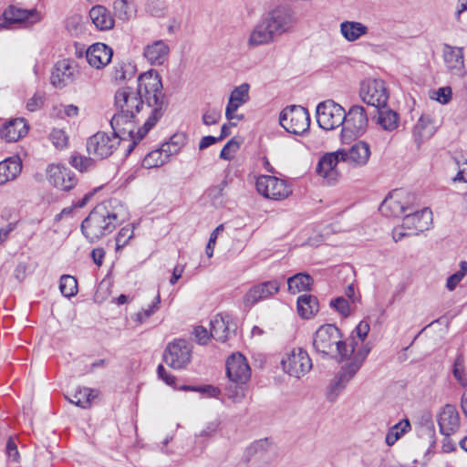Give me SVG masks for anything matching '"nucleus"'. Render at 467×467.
Here are the masks:
<instances>
[{
  "mask_svg": "<svg viewBox=\"0 0 467 467\" xmlns=\"http://www.w3.org/2000/svg\"><path fill=\"white\" fill-rule=\"evenodd\" d=\"M339 161L341 154L338 153V150L323 154V184L335 185L340 181L342 174L337 169Z\"/></svg>",
  "mask_w": 467,
  "mask_h": 467,
  "instance_id": "27",
  "label": "nucleus"
},
{
  "mask_svg": "<svg viewBox=\"0 0 467 467\" xmlns=\"http://www.w3.org/2000/svg\"><path fill=\"white\" fill-rule=\"evenodd\" d=\"M221 119V111L218 109H208L202 115V121L205 125H214Z\"/></svg>",
  "mask_w": 467,
  "mask_h": 467,
  "instance_id": "59",
  "label": "nucleus"
},
{
  "mask_svg": "<svg viewBox=\"0 0 467 467\" xmlns=\"http://www.w3.org/2000/svg\"><path fill=\"white\" fill-rule=\"evenodd\" d=\"M360 98L368 105L380 109L387 105L389 92L381 79H367L361 83Z\"/></svg>",
  "mask_w": 467,
  "mask_h": 467,
  "instance_id": "11",
  "label": "nucleus"
},
{
  "mask_svg": "<svg viewBox=\"0 0 467 467\" xmlns=\"http://www.w3.org/2000/svg\"><path fill=\"white\" fill-rule=\"evenodd\" d=\"M4 19L10 24H22L26 26L39 23L43 15L36 7L26 9L16 5L8 6L3 13Z\"/></svg>",
  "mask_w": 467,
  "mask_h": 467,
  "instance_id": "15",
  "label": "nucleus"
},
{
  "mask_svg": "<svg viewBox=\"0 0 467 467\" xmlns=\"http://www.w3.org/2000/svg\"><path fill=\"white\" fill-rule=\"evenodd\" d=\"M115 105L119 111L130 116L138 113L147 116L143 127L138 130V139L142 140L162 117L167 103L162 92V83L157 71L150 69L138 78V89L119 88L115 94Z\"/></svg>",
  "mask_w": 467,
  "mask_h": 467,
  "instance_id": "1",
  "label": "nucleus"
},
{
  "mask_svg": "<svg viewBox=\"0 0 467 467\" xmlns=\"http://www.w3.org/2000/svg\"><path fill=\"white\" fill-rule=\"evenodd\" d=\"M370 330V326L368 321L361 320L358 326L355 327V329L352 331L350 336V341H352V337L356 341H358V348H361L364 345H367L370 348L368 343H364L366 337H368V334Z\"/></svg>",
  "mask_w": 467,
  "mask_h": 467,
  "instance_id": "45",
  "label": "nucleus"
},
{
  "mask_svg": "<svg viewBox=\"0 0 467 467\" xmlns=\"http://www.w3.org/2000/svg\"><path fill=\"white\" fill-rule=\"evenodd\" d=\"M223 225L220 224L211 234L209 241H208V244L206 245V249H205V252H206V254H207L208 257H212L213 256V249H214V246H215V244H216V240H217L218 234L221 232H223Z\"/></svg>",
  "mask_w": 467,
  "mask_h": 467,
  "instance_id": "58",
  "label": "nucleus"
},
{
  "mask_svg": "<svg viewBox=\"0 0 467 467\" xmlns=\"http://www.w3.org/2000/svg\"><path fill=\"white\" fill-rule=\"evenodd\" d=\"M255 186L259 194L271 200H285L293 192L286 181L271 175L258 176Z\"/></svg>",
  "mask_w": 467,
  "mask_h": 467,
  "instance_id": "8",
  "label": "nucleus"
},
{
  "mask_svg": "<svg viewBox=\"0 0 467 467\" xmlns=\"http://www.w3.org/2000/svg\"><path fill=\"white\" fill-rule=\"evenodd\" d=\"M280 285L276 280L266 281L251 287L243 297V304L250 308L260 300L266 299L279 291Z\"/></svg>",
  "mask_w": 467,
  "mask_h": 467,
  "instance_id": "18",
  "label": "nucleus"
},
{
  "mask_svg": "<svg viewBox=\"0 0 467 467\" xmlns=\"http://www.w3.org/2000/svg\"><path fill=\"white\" fill-rule=\"evenodd\" d=\"M28 132V125L25 119L17 118L8 121L1 130V137L8 142H15L25 137Z\"/></svg>",
  "mask_w": 467,
  "mask_h": 467,
  "instance_id": "29",
  "label": "nucleus"
},
{
  "mask_svg": "<svg viewBox=\"0 0 467 467\" xmlns=\"http://www.w3.org/2000/svg\"><path fill=\"white\" fill-rule=\"evenodd\" d=\"M410 430L409 420H401L400 422L392 426L386 434V443L392 446L395 442Z\"/></svg>",
  "mask_w": 467,
  "mask_h": 467,
  "instance_id": "41",
  "label": "nucleus"
},
{
  "mask_svg": "<svg viewBox=\"0 0 467 467\" xmlns=\"http://www.w3.org/2000/svg\"><path fill=\"white\" fill-rule=\"evenodd\" d=\"M59 289L67 297L74 296L78 293L77 279L71 275H64L60 278Z\"/></svg>",
  "mask_w": 467,
  "mask_h": 467,
  "instance_id": "44",
  "label": "nucleus"
},
{
  "mask_svg": "<svg viewBox=\"0 0 467 467\" xmlns=\"http://www.w3.org/2000/svg\"><path fill=\"white\" fill-rule=\"evenodd\" d=\"M329 306L337 311L342 317H346L349 316V304L344 297L339 296L331 300Z\"/></svg>",
  "mask_w": 467,
  "mask_h": 467,
  "instance_id": "54",
  "label": "nucleus"
},
{
  "mask_svg": "<svg viewBox=\"0 0 467 467\" xmlns=\"http://www.w3.org/2000/svg\"><path fill=\"white\" fill-rule=\"evenodd\" d=\"M120 140L117 134L98 131L87 140L88 153L97 160L107 159L118 149Z\"/></svg>",
  "mask_w": 467,
  "mask_h": 467,
  "instance_id": "7",
  "label": "nucleus"
},
{
  "mask_svg": "<svg viewBox=\"0 0 467 467\" xmlns=\"http://www.w3.org/2000/svg\"><path fill=\"white\" fill-rule=\"evenodd\" d=\"M192 346L186 340L177 339L168 344L163 354L165 363L173 369H184L191 363Z\"/></svg>",
  "mask_w": 467,
  "mask_h": 467,
  "instance_id": "10",
  "label": "nucleus"
},
{
  "mask_svg": "<svg viewBox=\"0 0 467 467\" xmlns=\"http://www.w3.org/2000/svg\"><path fill=\"white\" fill-rule=\"evenodd\" d=\"M247 383L231 382L225 388V395L234 403L242 402L246 397Z\"/></svg>",
  "mask_w": 467,
  "mask_h": 467,
  "instance_id": "42",
  "label": "nucleus"
},
{
  "mask_svg": "<svg viewBox=\"0 0 467 467\" xmlns=\"http://www.w3.org/2000/svg\"><path fill=\"white\" fill-rule=\"evenodd\" d=\"M134 118V116H130V114L119 111L110 120L113 134H117L121 140H125L128 137L132 141L131 144L129 145V152L131 151L136 143L140 140L138 139V131L135 132V126L132 120Z\"/></svg>",
  "mask_w": 467,
  "mask_h": 467,
  "instance_id": "13",
  "label": "nucleus"
},
{
  "mask_svg": "<svg viewBox=\"0 0 467 467\" xmlns=\"http://www.w3.org/2000/svg\"><path fill=\"white\" fill-rule=\"evenodd\" d=\"M278 38L262 17L250 30L246 44L249 48H256L275 43Z\"/></svg>",
  "mask_w": 467,
  "mask_h": 467,
  "instance_id": "19",
  "label": "nucleus"
},
{
  "mask_svg": "<svg viewBox=\"0 0 467 467\" xmlns=\"http://www.w3.org/2000/svg\"><path fill=\"white\" fill-rule=\"evenodd\" d=\"M263 18L277 38L285 34L291 33L297 22L295 11L283 4L269 9Z\"/></svg>",
  "mask_w": 467,
  "mask_h": 467,
  "instance_id": "5",
  "label": "nucleus"
},
{
  "mask_svg": "<svg viewBox=\"0 0 467 467\" xmlns=\"http://www.w3.org/2000/svg\"><path fill=\"white\" fill-rule=\"evenodd\" d=\"M210 335L217 341L225 342L231 334V327L228 317L216 316L211 320Z\"/></svg>",
  "mask_w": 467,
  "mask_h": 467,
  "instance_id": "33",
  "label": "nucleus"
},
{
  "mask_svg": "<svg viewBox=\"0 0 467 467\" xmlns=\"http://www.w3.org/2000/svg\"><path fill=\"white\" fill-rule=\"evenodd\" d=\"M194 337L200 345H205L209 341L211 335L207 329L202 326L196 327L193 331Z\"/></svg>",
  "mask_w": 467,
  "mask_h": 467,
  "instance_id": "60",
  "label": "nucleus"
},
{
  "mask_svg": "<svg viewBox=\"0 0 467 467\" xmlns=\"http://www.w3.org/2000/svg\"><path fill=\"white\" fill-rule=\"evenodd\" d=\"M443 58L447 68L454 74H462L464 68L463 49L445 45Z\"/></svg>",
  "mask_w": 467,
  "mask_h": 467,
  "instance_id": "30",
  "label": "nucleus"
},
{
  "mask_svg": "<svg viewBox=\"0 0 467 467\" xmlns=\"http://www.w3.org/2000/svg\"><path fill=\"white\" fill-rule=\"evenodd\" d=\"M287 285L292 294L307 291L312 285V278L307 274L298 273L287 279Z\"/></svg>",
  "mask_w": 467,
  "mask_h": 467,
  "instance_id": "38",
  "label": "nucleus"
},
{
  "mask_svg": "<svg viewBox=\"0 0 467 467\" xmlns=\"http://www.w3.org/2000/svg\"><path fill=\"white\" fill-rule=\"evenodd\" d=\"M239 142L235 139H231L222 149L220 157L223 160L231 161L239 150Z\"/></svg>",
  "mask_w": 467,
  "mask_h": 467,
  "instance_id": "53",
  "label": "nucleus"
},
{
  "mask_svg": "<svg viewBox=\"0 0 467 467\" xmlns=\"http://www.w3.org/2000/svg\"><path fill=\"white\" fill-rule=\"evenodd\" d=\"M368 121L365 109L358 105L352 106L346 113L344 126L341 130L343 137L347 132L355 136H361L366 131Z\"/></svg>",
  "mask_w": 467,
  "mask_h": 467,
  "instance_id": "17",
  "label": "nucleus"
},
{
  "mask_svg": "<svg viewBox=\"0 0 467 467\" xmlns=\"http://www.w3.org/2000/svg\"><path fill=\"white\" fill-rule=\"evenodd\" d=\"M319 310V303L317 297L303 295L297 299V312L303 318H310Z\"/></svg>",
  "mask_w": 467,
  "mask_h": 467,
  "instance_id": "35",
  "label": "nucleus"
},
{
  "mask_svg": "<svg viewBox=\"0 0 467 467\" xmlns=\"http://www.w3.org/2000/svg\"><path fill=\"white\" fill-rule=\"evenodd\" d=\"M451 95L452 91L450 87H442L435 90L431 98L436 99L441 104H447L451 101Z\"/></svg>",
  "mask_w": 467,
  "mask_h": 467,
  "instance_id": "56",
  "label": "nucleus"
},
{
  "mask_svg": "<svg viewBox=\"0 0 467 467\" xmlns=\"http://www.w3.org/2000/svg\"><path fill=\"white\" fill-rule=\"evenodd\" d=\"M67 400L83 409H87L91 405V400L95 398L94 390L88 388L78 389Z\"/></svg>",
  "mask_w": 467,
  "mask_h": 467,
  "instance_id": "40",
  "label": "nucleus"
},
{
  "mask_svg": "<svg viewBox=\"0 0 467 467\" xmlns=\"http://www.w3.org/2000/svg\"><path fill=\"white\" fill-rule=\"evenodd\" d=\"M434 133L435 127L431 119L427 115H422L413 128L416 143L420 146L423 140L430 139Z\"/></svg>",
  "mask_w": 467,
  "mask_h": 467,
  "instance_id": "34",
  "label": "nucleus"
},
{
  "mask_svg": "<svg viewBox=\"0 0 467 467\" xmlns=\"http://www.w3.org/2000/svg\"><path fill=\"white\" fill-rule=\"evenodd\" d=\"M371 348L364 345L355 354V358L341 367L340 370L330 379L326 390V398L334 402L352 380L370 352Z\"/></svg>",
  "mask_w": 467,
  "mask_h": 467,
  "instance_id": "4",
  "label": "nucleus"
},
{
  "mask_svg": "<svg viewBox=\"0 0 467 467\" xmlns=\"http://www.w3.org/2000/svg\"><path fill=\"white\" fill-rule=\"evenodd\" d=\"M22 171L19 158L12 157L0 162V184H5L16 179Z\"/></svg>",
  "mask_w": 467,
  "mask_h": 467,
  "instance_id": "32",
  "label": "nucleus"
},
{
  "mask_svg": "<svg viewBox=\"0 0 467 467\" xmlns=\"http://www.w3.org/2000/svg\"><path fill=\"white\" fill-rule=\"evenodd\" d=\"M168 162L167 155L161 148L149 152L142 161V166L146 169L157 168Z\"/></svg>",
  "mask_w": 467,
  "mask_h": 467,
  "instance_id": "43",
  "label": "nucleus"
},
{
  "mask_svg": "<svg viewBox=\"0 0 467 467\" xmlns=\"http://www.w3.org/2000/svg\"><path fill=\"white\" fill-rule=\"evenodd\" d=\"M283 370L296 379L306 374L312 368V361L306 350L294 348L285 353L281 359Z\"/></svg>",
  "mask_w": 467,
  "mask_h": 467,
  "instance_id": "9",
  "label": "nucleus"
},
{
  "mask_svg": "<svg viewBox=\"0 0 467 467\" xmlns=\"http://www.w3.org/2000/svg\"><path fill=\"white\" fill-rule=\"evenodd\" d=\"M358 341L352 337V341L347 344L343 339L340 329L334 324L323 325V357H328L337 362L348 358L352 360L360 349Z\"/></svg>",
  "mask_w": 467,
  "mask_h": 467,
  "instance_id": "3",
  "label": "nucleus"
},
{
  "mask_svg": "<svg viewBox=\"0 0 467 467\" xmlns=\"http://www.w3.org/2000/svg\"><path fill=\"white\" fill-rule=\"evenodd\" d=\"M158 376L169 386L175 385V377L168 373L162 365L157 368Z\"/></svg>",
  "mask_w": 467,
  "mask_h": 467,
  "instance_id": "63",
  "label": "nucleus"
},
{
  "mask_svg": "<svg viewBox=\"0 0 467 467\" xmlns=\"http://www.w3.org/2000/svg\"><path fill=\"white\" fill-rule=\"evenodd\" d=\"M44 93L37 91L26 102V109L31 112L36 111L37 109H41V107L44 105Z\"/></svg>",
  "mask_w": 467,
  "mask_h": 467,
  "instance_id": "57",
  "label": "nucleus"
},
{
  "mask_svg": "<svg viewBox=\"0 0 467 467\" xmlns=\"http://www.w3.org/2000/svg\"><path fill=\"white\" fill-rule=\"evenodd\" d=\"M414 196L403 190H394L381 203L380 213L385 216L399 217L406 211L412 210L410 204Z\"/></svg>",
  "mask_w": 467,
  "mask_h": 467,
  "instance_id": "12",
  "label": "nucleus"
},
{
  "mask_svg": "<svg viewBox=\"0 0 467 467\" xmlns=\"http://www.w3.org/2000/svg\"><path fill=\"white\" fill-rule=\"evenodd\" d=\"M75 73V62L69 59H62L54 66L50 82L55 88H63L74 80Z\"/></svg>",
  "mask_w": 467,
  "mask_h": 467,
  "instance_id": "21",
  "label": "nucleus"
},
{
  "mask_svg": "<svg viewBox=\"0 0 467 467\" xmlns=\"http://www.w3.org/2000/svg\"><path fill=\"white\" fill-rule=\"evenodd\" d=\"M432 223V213L424 208L420 211L411 212L404 216L402 227L410 231L412 234H418L428 230Z\"/></svg>",
  "mask_w": 467,
  "mask_h": 467,
  "instance_id": "22",
  "label": "nucleus"
},
{
  "mask_svg": "<svg viewBox=\"0 0 467 467\" xmlns=\"http://www.w3.org/2000/svg\"><path fill=\"white\" fill-rule=\"evenodd\" d=\"M28 266L26 263H19L14 270V275L18 281H23L27 273Z\"/></svg>",
  "mask_w": 467,
  "mask_h": 467,
  "instance_id": "64",
  "label": "nucleus"
},
{
  "mask_svg": "<svg viewBox=\"0 0 467 467\" xmlns=\"http://www.w3.org/2000/svg\"><path fill=\"white\" fill-rule=\"evenodd\" d=\"M134 231L133 227L127 225L122 227L117 234L116 237V250H120L123 248L129 241L133 237Z\"/></svg>",
  "mask_w": 467,
  "mask_h": 467,
  "instance_id": "49",
  "label": "nucleus"
},
{
  "mask_svg": "<svg viewBox=\"0 0 467 467\" xmlns=\"http://www.w3.org/2000/svg\"><path fill=\"white\" fill-rule=\"evenodd\" d=\"M453 376L462 387H467V373L462 356H458L453 364Z\"/></svg>",
  "mask_w": 467,
  "mask_h": 467,
  "instance_id": "47",
  "label": "nucleus"
},
{
  "mask_svg": "<svg viewBox=\"0 0 467 467\" xmlns=\"http://www.w3.org/2000/svg\"><path fill=\"white\" fill-rule=\"evenodd\" d=\"M56 114L59 118H75L78 115V108L73 104H59L54 108Z\"/></svg>",
  "mask_w": 467,
  "mask_h": 467,
  "instance_id": "52",
  "label": "nucleus"
},
{
  "mask_svg": "<svg viewBox=\"0 0 467 467\" xmlns=\"http://www.w3.org/2000/svg\"><path fill=\"white\" fill-rule=\"evenodd\" d=\"M49 140L57 149H64L68 141L66 132L61 129H54L49 134Z\"/></svg>",
  "mask_w": 467,
  "mask_h": 467,
  "instance_id": "51",
  "label": "nucleus"
},
{
  "mask_svg": "<svg viewBox=\"0 0 467 467\" xmlns=\"http://www.w3.org/2000/svg\"><path fill=\"white\" fill-rule=\"evenodd\" d=\"M279 123L287 132L301 136L309 129V113L302 106L290 105L280 112Z\"/></svg>",
  "mask_w": 467,
  "mask_h": 467,
  "instance_id": "6",
  "label": "nucleus"
},
{
  "mask_svg": "<svg viewBox=\"0 0 467 467\" xmlns=\"http://www.w3.org/2000/svg\"><path fill=\"white\" fill-rule=\"evenodd\" d=\"M346 111L332 99L323 101V130H331L344 124Z\"/></svg>",
  "mask_w": 467,
  "mask_h": 467,
  "instance_id": "23",
  "label": "nucleus"
},
{
  "mask_svg": "<svg viewBox=\"0 0 467 467\" xmlns=\"http://www.w3.org/2000/svg\"><path fill=\"white\" fill-rule=\"evenodd\" d=\"M170 47L164 40H155L143 47V57L151 66H161L169 57Z\"/></svg>",
  "mask_w": 467,
  "mask_h": 467,
  "instance_id": "26",
  "label": "nucleus"
},
{
  "mask_svg": "<svg viewBox=\"0 0 467 467\" xmlns=\"http://www.w3.org/2000/svg\"><path fill=\"white\" fill-rule=\"evenodd\" d=\"M112 49L103 43H96L90 46L86 53L88 64L97 69L107 66L112 57Z\"/></svg>",
  "mask_w": 467,
  "mask_h": 467,
  "instance_id": "28",
  "label": "nucleus"
},
{
  "mask_svg": "<svg viewBox=\"0 0 467 467\" xmlns=\"http://www.w3.org/2000/svg\"><path fill=\"white\" fill-rule=\"evenodd\" d=\"M438 425L442 435L449 437L460 428V415L454 405L446 404L438 414Z\"/></svg>",
  "mask_w": 467,
  "mask_h": 467,
  "instance_id": "25",
  "label": "nucleus"
},
{
  "mask_svg": "<svg viewBox=\"0 0 467 467\" xmlns=\"http://www.w3.org/2000/svg\"><path fill=\"white\" fill-rule=\"evenodd\" d=\"M89 17L99 30L108 31L114 27L115 19L112 14L101 5H94L89 10Z\"/></svg>",
  "mask_w": 467,
  "mask_h": 467,
  "instance_id": "31",
  "label": "nucleus"
},
{
  "mask_svg": "<svg viewBox=\"0 0 467 467\" xmlns=\"http://www.w3.org/2000/svg\"><path fill=\"white\" fill-rule=\"evenodd\" d=\"M47 177L51 184L62 191H69L76 184L74 172L63 165H49Z\"/></svg>",
  "mask_w": 467,
  "mask_h": 467,
  "instance_id": "20",
  "label": "nucleus"
},
{
  "mask_svg": "<svg viewBox=\"0 0 467 467\" xmlns=\"http://www.w3.org/2000/svg\"><path fill=\"white\" fill-rule=\"evenodd\" d=\"M456 164L458 166V172L453 178V182H467V161H456Z\"/></svg>",
  "mask_w": 467,
  "mask_h": 467,
  "instance_id": "62",
  "label": "nucleus"
},
{
  "mask_svg": "<svg viewBox=\"0 0 467 467\" xmlns=\"http://www.w3.org/2000/svg\"><path fill=\"white\" fill-rule=\"evenodd\" d=\"M226 375L231 382L248 383L251 368L244 355L234 353L227 358Z\"/></svg>",
  "mask_w": 467,
  "mask_h": 467,
  "instance_id": "16",
  "label": "nucleus"
},
{
  "mask_svg": "<svg viewBox=\"0 0 467 467\" xmlns=\"http://www.w3.org/2000/svg\"><path fill=\"white\" fill-rule=\"evenodd\" d=\"M127 217V212L117 199H109L98 204L82 222L81 230L86 238L93 243L111 233Z\"/></svg>",
  "mask_w": 467,
  "mask_h": 467,
  "instance_id": "2",
  "label": "nucleus"
},
{
  "mask_svg": "<svg viewBox=\"0 0 467 467\" xmlns=\"http://www.w3.org/2000/svg\"><path fill=\"white\" fill-rule=\"evenodd\" d=\"M82 20L80 15L69 16L65 21V26L71 35H78L82 31Z\"/></svg>",
  "mask_w": 467,
  "mask_h": 467,
  "instance_id": "50",
  "label": "nucleus"
},
{
  "mask_svg": "<svg viewBox=\"0 0 467 467\" xmlns=\"http://www.w3.org/2000/svg\"><path fill=\"white\" fill-rule=\"evenodd\" d=\"M249 100V85L244 83L233 89L225 109V117L229 121L241 120L244 116L237 115V109Z\"/></svg>",
  "mask_w": 467,
  "mask_h": 467,
  "instance_id": "24",
  "label": "nucleus"
},
{
  "mask_svg": "<svg viewBox=\"0 0 467 467\" xmlns=\"http://www.w3.org/2000/svg\"><path fill=\"white\" fill-rule=\"evenodd\" d=\"M161 297L160 295H157L154 299V302L150 306H149L148 308L142 309L141 311L132 315L131 319L137 324L141 325L159 309Z\"/></svg>",
  "mask_w": 467,
  "mask_h": 467,
  "instance_id": "46",
  "label": "nucleus"
},
{
  "mask_svg": "<svg viewBox=\"0 0 467 467\" xmlns=\"http://www.w3.org/2000/svg\"><path fill=\"white\" fill-rule=\"evenodd\" d=\"M368 27L360 22L345 21L340 24L342 36L349 42L358 40L368 33Z\"/></svg>",
  "mask_w": 467,
  "mask_h": 467,
  "instance_id": "36",
  "label": "nucleus"
},
{
  "mask_svg": "<svg viewBox=\"0 0 467 467\" xmlns=\"http://www.w3.org/2000/svg\"><path fill=\"white\" fill-rule=\"evenodd\" d=\"M219 425H220V422L218 420H213L211 422H208L197 436L198 437H212L216 433V431L219 428Z\"/></svg>",
  "mask_w": 467,
  "mask_h": 467,
  "instance_id": "61",
  "label": "nucleus"
},
{
  "mask_svg": "<svg viewBox=\"0 0 467 467\" xmlns=\"http://www.w3.org/2000/svg\"><path fill=\"white\" fill-rule=\"evenodd\" d=\"M94 158L91 156L85 157L81 155H75L71 157L70 163L73 167H75L79 171H87L93 168L94 166Z\"/></svg>",
  "mask_w": 467,
  "mask_h": 467,
  "instance_id": "48",
  "label": "nucleus"
},
{
  "mask_svg": "<svg viewBox=\"0 0 467 467\" xmlns=\"http://www.w3.org/2000/svg\"><path fill=\"white\" fill-rule=\"evenodd\" d=\"M399 115L391 109H379L377 123L387 131H392L398 128Z\"/></svg>",
  "mask_w": 467,
  "mask_h": 467,
  "instance_id": "39",
  "label": "nucleus"
},
{
  "mask_svg": "<svg viewBox=\"0 0 467 467\" xmlns=\"http://www.w3.org/2000/svg\"><path fill=\"white\" fill-rule=\"evenodd\" d=\"M113 9L116 16L125 22L135 17L137 11L133 0H115Z\"/></svg>",
  "mask_w": 467,
  "mask_h": 467,
  "instance_id": "37",
  "label": "nucleus"
},
{
  "mask_svg": "<svg viewBox=\"0 0 467 467\" xmlns=\"http://www.w3.org/2000/svg\"><path fill=\"white\" fill-rule=\"evenodd\" d=\"M5 453L7 461L10 463H19L20 455L18 452L17 445L11 438L8 439L5 446Z\"/></svg>",
  "mask_w": 467,
  "mask_h": 467,
  "instance_id": "55",
  "label": "nucleus"
},
{
  "mask_svg": "<svg viewBox=\"0 0 467 467\" xmlns=\"http://www.w3.org/2000/svg\"><path fill=\"white\" fill-rule=\"evenodd\" d=\"M338 153L341 154V161L347 162L353 169H358L368 163L371 150L368 143L358 140L348 150L339 149Z\"/></svg>",
  "mask_w": 467,
  "mask_h": 467,
  "instance_id": "14",
  "label": "nucleus"
}]
</instances>
